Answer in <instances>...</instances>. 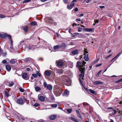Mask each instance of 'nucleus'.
<instances>
[{
  "label": "nucleus",
  "mask_w": 122,
  "mask_h": 122,
  "mask_svg": "<svg viewBox=\"0 0 122 122\" xmlns=\"http://www.w3.org/2000/svg\"><path fill=\"white\" fill-rule=\"evenodd\" d=\"M83 105L85 106L86 105H89V104H88L86 103H83Z\"/></svg>",
  "instance_id": "nucleus-50"
},
{
  "label": "nucleus",
  "mask_w": 122,
  "mask_h": 122,
  "mask_svg": "<svg viewBox=\"0 0 122 122\" xmlns=\"http://www.w3.org/2000/svg\"><path fill=\"white\" fill-rule=\"evenodd\" d=\"M86 63V62L84 61H83L82 63L79 61H78L77 63L76 66L79 68L80 70L81 71V73L79 76V80L80 83H82L80 78L82 76H84L85 66V64Z\"/></svg>",
  "instance_id": "nucleus-1"
},
{
  "label": "nucleus",
  "mask_w": 122,
  "mask_h": 122,
  "mask_svg": "<svg viewBox=\"0 0 122 122\" xmlns=\"http://www.w3.org/2000/svg\"><path fill=\"white\" fill-rule=\"evenodd\" d=\"M32 76L35 78H36L38 76L39 77L41 76V75L40 73H39L38 71H37L36 74H32Z\"/></svg>",
  "instance_id": "nucleus-6"
},
{
  "label": "nucleus",
  "mask_w": 122,
  "mask_h": 122,
  "mask_svg": "<svg viewBox=\"0 0 122 122\" xmlns=\"http://www.w3.org/2000/svg\"><path fill=\"white\" fill-rule=\"evenodd\" d=\"M56 118V116L54 115L51 116L50 118V119L52 120H54Z\"/></svg>",
  "instance_id": "nucleus-22"
},
{
  "label": "nucleus",
  "mask_w": 122,
  "mask_h": 122,
  "mask_svg": "<svg viewBox=\"0 0 122 122\" xmlns=\"http://www.w3.org/2000/svg\"><path fill=\"white\" fill-rule=\"evenodd\" d=\"M89 91L91 93L93 94H95V92L94 90L92 89H90L89 90Z\"/></svg>",
  "instance_id": "nucleus-26"
},
{
  "label": "nucleus",
  "mask_w": 122,
  "mask_h": 122,
  "mask_svg": "<svg viewBox=\"0 0 122 122\" xmlns=\"http://www.w3.org/2000/svg\"><path fill=\"white\" fill-rule=\"evenodd\" d=\"M79 34V33H73V34H75L76 35H78Z\"/></svg>",
  "instance_id": "nucleus-58"
},
{
  "label": "nucleus",
  "mask_w": 122,
  "mask_h": 122,
  "mask_svg": "<svg viewBox=\"0 0 122 122\" xmlns=\"http://www.w3.org/2000/svg\"><path fill=\"white\" fill-rule=\"evenodd\" d=\"M3 51L1 49H0V55H1L3 54Z\"/></svg>",
  "instance_id": "nucleus-43"
},
{
  "label": "nucleus",
  "mask_w": 122,
  "mask_h": 122,
  "mask_svg": "<svg viewBox=\"0 0 122 122\" xmlns=\"http://www.w3.org/2000/svg\"><path fill=\"white\" fill-rule=\"evenodd\" d=\"M76 20H77V21H80L81 20V19H79V18H78V19H76Z\"/></svg>",
  "instance_id": "nucleus-64"
},
{
  "label": "nucleus",
  "mask_w": 122,
  "mask_h": 122,
  "mask_svg": "<svg viewBox=\"0 0 122 122\" xmlns=\"http://www.w3.org/2000/svg\"><path fill=\"white\" fill-rule=\"evenodd\" d=\"M24 31L25 32H27L28 30V28L27 26H25L24 28Z\"/></svg>",
  "instance_id": "nucleus-25"
},
{
  "label": "nucleus",
  "mask_w": 122,
  "mask_h": 122,
  "mask_svg": "<svg viewBox=\"0 0 122 122\" xmlns=\"http://www.w3.org/2000/svg\"><path fill=\"white\" fill-rule=\"evenodd\" d=\"M108 109H109V110H113V108L112 107H110L108 108H107Z\"/></svg>",
  "instance_id": "nucleus-56"
},
{
  "label": "nucleus",
  "mask_w": 122,
  "mask_h": 122,
  "mask_svg": "<svg viewBox=\"0 0 122 122\" xmlns=\"http://www.w3.org/2000/svg\"><path fill=\"white\" fill-rule=\"evenodd\" d=\"M95 23H98L99 22V20H98L96 19L95 20Z\"/></svg>",
  "instance_id": "nucleus-49"
},
{
  "label": "nucleus",
  "mask_w": 122,
  "mask_h": 122,
  "mask_svg": "<svg viewBox=\"0 0 122 122\" xmlns=\"http://www.w3.org/2000/svg\"><path fill=\"white\" fill-rule=\"evenodd\" d=\"M22 77L23 79L26 80H27L28 79L27 74L26 72H24L23 73Z\"/></svg>",
  "instance_id": "nucleus-4"
},
{
  "label": "nucleus",
  "mask_w": 122,
  "mask_h": 122,
  "mask_svg": "<svg viewBox=\"0 0 122 122\" xmlns=\"http://www.w3.org/2000/svg\"><path fill=\"white\" fill-rule=\"evenodd\" d=\"M105 7L103 6H99V7L101 9L105 8Z\"/></svg>",
  "instance_id": "nucleus-51"
},
{
  "label": "nucleus",
  "mask_w": 122,
  "mask_h": 122,
  "mask_svg": "<svg viewBox=\"0 0 122 122\" xmlns=\"http://www.w3.org/2000/svg\"><path fill=\"white\" fill-rule=\"evenodd\" d=\"M10 40V42H11L10 44H11V45L12 46V45H13V41H12V39Z\"/></svg>",
  "instance_id": "nucleus-52"
},
{
  "label": "nucleus",
  "mask_w": 122,
  "mask_h": 122,
  "mask_svg": "<svg viewBox=\"0 0 122 122\" xmlns=\"http://www.w3.org/2000/svg\"><path fill=\"white\" fill-rule=\"evenodd\" d=\"M30 70V69L29 68H28L26 69V70L27 71H29Z\"/></svg>",
  "instance_id": "nucleus-61"
},
{
  "label": "nucleus",
  "mask_w": 122,
  "mask_h": 122,
  "mask_svg": "<svg viewBox=\"0 0 122 122\" xmlns=\"http://www.w3.org/2000/svg\"><path fill=\"white\" fill-rule=\"evenodd\" d=\"M101 71H102V70H101L99 71H98V72L97 73V77H98L99 76L100 74V72H101Z\"/></svg>",
  "instance_id": "nucleus-41"
},
{
  "label": "nucleus",
  "mask_w": 122,
  "mask_h": 122,
  "mask_svg": "<svg viewBox=\"0 0 122 122\" xmlns=\"http://www.w3.org/2000/svg\"><path fill=\"white\" fill-rule=\"evenodd\" d=\"M17 103L20 105H23L24 104V102L22 99L21 98H19L17 100Z\"/></svg>",
  "instance_id": "nucleus-5"
},
{
  "label": "nucleus",
  "mask_w": 122,
  "mask_h": 122,
  "mask_svg": "<svg viewBox=\"0 0 122 122\" xmlns=\"http://www.w3.org/2000/svg\"><path fill=\"white\" fill-rule=\"evenodd\" d=\"M84 55H86V53H88V52L87 49H86L85 48L84 49Z\"/></svg>",
  "instance_id": "nucleus-33"
},
{
  "label": "nucleus",
  "mask_w": 122,
  "mask_h": 122,
  "mask_svg": "<svg viewBox=\"0 0 122 122\" xmlns=\"http://www.w3.org/2000/svg\"><path fill=\"white\" fill-rule=\"evenodd\" d=\"M35 89L36 91L37 92H38V91L40 90L41 88L38 87V86H36L35 87Z\"/></svg>",
  "instance_id": "nucleus-24"
},
{
  "label": "nucleus",
  "mask_w": 122,
  "mask_h": 122,
  "mask_svg": "<svg viewBox=\"0 0 122 122\" xmlns=\"http://www.w3.org/2000/svg\"><path fill=\"white\" fill-rule=\"evenodd\" d=\"M5 17V16L3 15H0V18H4Z\"/></svg>",
  "instance_id": "nucleus-44"
},
{
  "label": "nucleus",
  "mask_w": 122,
  "mask_h": 122,
  "mask_svg": "<svg viewBox=\"0 0 122 122\" xmlns=\"http://www.w3.org/2000/svg\"><path fill=\"white\" fill-rule=\"evenodd\" d=\"M75 4L74 3L71 4L70 5H68L67 6V8L68 9L70 10L74 7Z\"/></svg>",
  "instance_id": "nucleus-7"
},
{
  "label": "nucleus",
  "mask_w": 122,
  "mask_h": 122,
  "mask_svg": "<svg viewBox=\"0 0 122 122\" xmlns=\"http://www.w3.org/2000/svg\"><path fill=\"white\" fill-rule=\"evenodd\" d=\"M88 54H87L85 55V56L84 57V59L85 61H89V58H88Z\"/></svg>",
  "instance_id": "nucleus-16"
},
{
  "label": "nucleus",
  "mask_w": 122,
  "mask_h": 122,
  "mask_svg": "<svg viewBox=\"0 0 122 122\" xmlns=\"http://www.w3.org/2000/svg\"><path fill=\"white\" fill-rule=\"evenodd\" d=\"M77 114L78 117L81 118V119H82V117L80 113H77Z\"/></svg>",
  "instance_id": "nucleus-40"
},
{
  "label": "nucleus",
  "mask_w": 122,
  "mask_h": 122,
  "mask_svg": "<svg viewBox=\"0 0 122 122\" xmlns=\"http://www.w3.org/2000/svg\"><path fill=\"white\" fill-rule=\"evenodd\" d=\"M91 1V0H87L86 1V2L87 3H89Z\"/></svg>",
  "instance_id": "nucleus-54"
},
{
  "label": "nucleus",
  "mask_w": 122,
  "mask_h": 122,
  "mask_svg": "<svg viewBox=\"0 0 122 122\" xmlns=\"http://www.w3.org/2000/svg\"><path fill=\"white\" fill-rule=\"evenodd\" d=\"M6 54V53H4L3 54V56H5Z\"/></svg>",
  "instance_id": "nucleus-59"
},
{
  "label": "nucleus",
  "mask_w": 122,
  "mask_h": 122,
  "mask_svg": "<svg viewBox=\"0 0 122 122\" xmlns=\"http://www.w3.org/2000/svg\"><path fill=\"white\" fill-rule=\"evenodd\" d=\"M69 94V92L67 91L66 90L64 92L63 94V96H68Z\"/></svg>",
  "instance_id": "nucleus-10"
},
{
  "label": "nucleus",
  "mask_w": 122,
  "mask_h": 122,
  "mask_svg": "<svg viewBox=\"0 0 122 122\" xmlns=\"http://www.w3.org/2000/svg\"><path fill=\"white\" fill-rule=\"evenodd\" d=\"M78 53V51L77 50H73L71 52V55L73 56L77 54Z\"/></svg>",
  "instance_id": "nucleus-8"
},
{
  "label": "nucleus",
  "mask_w": 122,
  "mask_h": 122,
  "mask_svg": "<svg viewBox=\"0 0 122 122\" xmlns=\"http://www.w3.org/2000/svg\"><path fill=\"white\" fill-rule=\"evenodd\" d=\"M19 90L21 92H24L25 91L24 89L21 88H19Z\"/></svg>",
  "instance_id": "nucleus-36"
},
{
  "label": "nucleus",
  "mask_w": 122,
  "mask_h": 122,
  "mask_svg": "<svg viewBox=\"0 0 122 122\" xmlns=\"http://www.w3.org/2000/svg\"><path fill=\"white\" fill-rule=\"evenodd\" d=\"M85 30L87 32H93L94 31V29L93 28H85Z\"/></svg>",
  "instance_id": "nucleus-9"
},
{
  "label": "nucleus",
  "mask_w": 122,
  "mask_h": 122,
  "mask_svg": "<svg viewBox=\"0 0 122 122\" xmlns=\"http://www.w3.org/2000/svg\"><path fill=\"white\" fill-rule=\"evenodd\" d=\"M25 60L27 61H29V60H30L31 59L30 58H27L25 59Z\"/></svg>",
  "instance_id": "nucleus-47"
},
{
  "label": "nucleus",
  "mask_w": 122,
  "mask_h": 122,
  "mask_svg": "<svg viewBox=\"0 0 122 122\" xmlns=\"http://www.w3.org/2000/svg\"><path fill=\"white\" fill-rule=\"evenodd\" d=\"M83 15H84V14H81L79 16H83Z\"/></svg>",
  "instance_id": "nucleus-63"
},
{
  "label": "nucleus",
  "mask_w": 122,
  "mask_h": 122,
  "mask_svg": "<svg viewBox=\"0 0 122 122\" xmlns=\"http://www.w3.org/2000/svg\"><path fill=\"white\" fill-rule=\"evenodd\" d=\"M76 113L77 114V113H80L79 111L78 110H76Z\"/></svg>",
  "instance_id": "nucleus-60"
},
{
  "label": "nucleus",
  "mask_w": 122,
  "mask_h": 122,
  "mask_svg": "<svg viewBox=\"0 0 122 122\" xmlns=\"http://www.w3.org/2000/svg\"><path fill=\"white\" fill-rule=\"evenodd\" d=\"M40 105V104L38 103H36L34 104V106L36 107H37L39 106Z\"/></svg>",
  "instance_id": "nucleus-42"
},
{
  "label": "nucleus",
  "mask_w": 122,
  "mask_h": 122,
  "mask_svg": "<svg viewBox=\"0 0 122 122\" xmlns=\"http://www.w3.org/2000/svg\"><path fill=\"white\" fill-rule=\"evenodd\" d=\"M43 84L45 88H46L47 89L49 90L52 89V87L51 85H47V83L45 81L44 83Z\"/></svg>",
  "instance_id": "nucleus-3"
},
{
  "label": "nucleus",
  "mask_w": 122,
  "mask_h": 122,
  "mask_svg": "<svg viewBox=\"0 0 122 122\" xmlns=\"http://www.w3.org/2000/svg\"><path fill=\"white\" fill-rule=\"evenodd\" d=\"M102 65V64H99L97 65H96V67H99L101 66Z\"/></svg>",
  "instance_id": "nucleus-53"
},
{
  "label": "nucleus",
  "mask_w": 122,
  "mask_h": 122,
  "mask_svg": "<svg viewBox=\"0 0 122 122\" xmlns=\"http://www.w3.org/2000/svg\"><path fill=\"white\" fill-rule=\"evenodd\" d=\"M117 113V111L115 110H114L112 112V114L113 115Z\"/></svg>",
  "instance_id": "nucleus-39"
},
{
  "label": "nucleus",
  "mask_w": 122,
  "mask_h": 122,
  "mask_svg": "<svg viewBox=\"0 0 122 122\" xmlns=\"http://www.w3.org/2000/svg\"><path fill=\"white\" fill-rule=\"evenodd\" d=\"M54 93L57 96H59L61 94L62 91L61 87H57L54 89Z\"/></svg>",
  "instance_id": "nucleus-2"
},
{
  "label": "nucleus",
  "mask_w": 122,
  "mask_h": 122,
  "mask_svg": "<svg viewBox=\"0 0 122 122\" xmlns=\"http://www.w3.org/2000/svg\"><path fill=\"white\" fill-rule=\"evenodd\" d=\"M64 63L62 62L61 61H59L57 63V65L59 66H62L63 65Z\"/></svg>",
  "instance_id": "nucleus-18"
},
{
  "label": "nucleus",
  "mask_w": 122,
  "mask_h": 122,
  "mask_svg": "<svg viewBox=\"0 0 122 122\" xmlns=\"http://www.w3.org/2000/svg\"><path fill=\"white\" fill-rule=\"evenodd\" d=\"M45 97L42 96H40L39 97V99L42 102H44L45 100Z\"/></svg>",
  "instance_id": "nucleus-11"
},
{
  "label": "nucleus",
  "mask_w": 122,
  "mask_h": 122,
  "mask_svg": "<svg viewBox=\"0 0 122 122\" xmlns=\"http://www.w3.org/2000/svg\"><path fill=\"white\" fill-rule=\"evenodd\" d=\"M46 1H47L46 0H41V2H45Z\"/></svg>",
  "instance_id": "nucleus-62"
},
{
  "label": "nucleus",
  "mask_w": 122,
  "mask_h": 122,
  "mask_svg": "<svg viewBox=\"0 0 122 122\" xmlns=\"http://www.w3.org/2000/svg\"><path fill=\"white\" fill-rule=\"evenodd\" d=\"M6 34H1V38H5L6 37Z\"/></svg>",
  "instance_id": "nucleus-23"
},
{
  "label": "nucleus",
  "mask_w": 122,
  "mask_h": 122,
  "mask_svg": "<svg viewBox=\"0 0 122 122\" xmlns=\"http://www.w3.org/2000/svg\"><path fill=\"white\" fill-rule=\"evenodd\" d=\"M78 9L77 7H76L74 10V11L75 12H76L78 11Z\"/></svg>",
  "instance_id": "nucleus-48"
},
{
  "label": "nucleus",
  "mask_w": 122,
  "mask_h": 122,
  "mask_svg": "<svg viewBox=\"0 0 122 122\" xmlns=\"http://www.w3.org/2000/svg\"><path fill=\"white\" fill-rule=\"evenodd\" d=\"M61 46H60V45H57L54 46L53 47V49L55 50L59 49L61 48Z\"/></svg>",
  "instance_id": "nucleus-13"
},
{
  "label": "nucleus",
  "mask_w": 122,
  "mask_h": 122,
  "mask_svg": "<svg viewBox=\"0 0 122 122\" xmlns=\"http://www.w3.org/2000/svg\"><path fill=\"white\" fill-rule=\"evenodd\" d=\"M14 84V83L13 82H11V83H10L9 85V86L10 87H11L13 86Z\"/></svg>",
  "instance_id": "nucleus-34"
},
{
  "label": "nucleus",
  "mask_w": 122,
  "mask_h": 122,
  "mask_svg": "<svg viewBox=\"0 0 122 122\" xmlns=\"http://www.w3.org/2000/svg\"><path fill=\"white\" fill-rule=\"evenodd\" d=\"M31 0H25L23 2V3H27L30 2L31 1Z\"/></svg>",
  "instance_id": "nucleus-30"
},
{
  "label": "nucleus",
  "mask_w": 122,
  "mask_h": 122,
  "mask_svg": "<svg viewBox=\"0 0 122 122\" xmlns=\"http://www.w3.org/2000/svg\"><path fill=\"white\" fill-rule=\"evenodd\" d=\"M16 61V60L15 59H12L10 61V62L12 64H14Z\"/></svg>",
  "instance_id": "nucleus-19"
},
{
  "label": "nucleus",
  "mask_w": 122,
  "mask_h": 122,
  "mask_svg": "<svg viewBox=\"0 0 122 122\" xmlns=\"http://www.w3.org/2000/svg\"><path fill=\"white\" fill-rule=\"evenodd\" d=\"M122 81V78L121 79H120L119 80L117 81H116V82L117 83H118L120 82H121Z\"/></svg>",
  "instance_id": "nucleus-45"
},
{
  "label": "nucleus",
  "mask_w": 122,
  "mask_h": 122,
  "mask_svg": "<svg viewBox=\"0 0 122 122\" xmlns=\"http://www.w3.org/2000/svg\"><path fill=\"white\" fill-rule=\"evenodd\" d=\"M61 46V48L64 49L66 48L67 46L66 44L65 43H63L60 45Z\"/></svg>",
  "instance_id": "nucleus-12"
},
{
  "label": "nucleus",
  "mask_w": 122,
  "mask_h": 122,
  "mask_svg": "<svg viewBox=\"0 0 122 122\" xmlns=\"http://www.w3.org/2000/svg\"><path fill=\"white\" fill-rule=\"evenodd\" d=\"M70 119L71 120H72V121H74L76 122H78L76 119L72 117H70Z\"/></svg>",
  "instance_id": "nucleus-28"
},
{
  "label": "nucleus",
  "mask_w": 122,
  "mask_h": 122,
  "mask_svg": "<svg viewBox=\"0 0 122 122\" xmlns=\"http://www.w3.org/2000/svg\"><path fill=\"white\" fill-rule=\"evenodd\" d=\"M78 31L79 32L81 31H82V30L83 29V28L80 27H78Z\"/></svg>",
  "instance_id": "nucleus-35"
},
{
  "label": "nucleus",
  "mask_w": 122,
  "mask_h": 122,
  "mask_svg": "<svg viewBox=\"0 0 122 122\" xmlns=\"http://www.w3.org/2000/svg\"><path fill=\"white\" fill-rule=\"evenodd\" d=\"M81 85H82L83 87V88H84L85 90L86 91H87L88 90V89L87 88H86L85 86H84V85H83V84L82 83H81Z\"/></svg>",
  "instance_id": "nucleus-32"
},
{
  "label": "nucleus",
  "mask_w": 122,
  "mask_h": 122,
  "mask_svg": "<svg viewBox=\"0 0 122 122\" xmlns=\"http://www.w3.org/2000/svg\"><path fill=\"white\" fill-rule=\"evenodd\" d=\"M6 70L8 71H9L11 69V67L9 65H7L5 66Z\"/></svg>",
  "instance_id": "nucleus-15"
},
{
  "label": "nucleus",
  "mask_w": 122,
  "mask_h": 122,
  "mask_svg": "<svg viewBox=\"0 0 122 122\" xmlns=\"http://www.w3.org/2000/svg\"><path fill=\"white\" fill-rule=\"evenodd\" d=\"M29 49L30 50V49H33L34 48H32V46H30L28 47Z\"/></svg>",
  "instance_id": "nucleus-55"
},
{
  "label": "nucleus",
  "mask_w": 122,
  "mask_h": 122,
  "mask_svg": "<svg viewBox=\"0 0 122 122\" xmlns=\"http://www.w3.org/2000/svg\"><path fill=\"white\" fill-rule=\"evenodd\" d=\"M77 0H73L71 2V3L74 2H76Z\"/></svg>",
  "instance_id": "nucleus-57"
},
{
  "label": "nucleus",
  "mask_w": 122,
  "mask_h": 122,
  "mask_svg": "<svg viewBox=\"0 0 122 122\" xmlns=\"http://www.w3.org/2000/svg\"><path fill=\"white\" fill-rule=\"evenodd\" d=\"M6 37H8V39L10 40L11 39V38L10 35H9L6 34Z\"/></svg>",
  "instance_id": "nucleus-31"
},
{
  "label": "nucleus",
  "mask_w": 122,
  "mask_h": 122,
  "mask_svg": "<svg viewBox=\"0 0 122 122\" xmlns=\"http://www.w3.org/2000/svg\"><path fill=\"white\" fill-rule=\"evenodd\" d=\"M45 73L46 75L47 76H49L51 74V72L48 71H45Z\"/></svg>",
  "instance_id": "nucleus-17"
},
{
  "label": "nucleus",
  "mask_w": 122,
  "mask_h": 122,
  "mask_svg": "<svg viewBox=\"0 0 122 122\" xmlns=\"http://www.w3.org/2000/svg\"><path fill=\"white\" fill-rule=\"evenodd\" d=\"M57 106V105L56 104H52L51 105V107L54 108L56 107Z\"/></svg>",
  "instance_id": "nucleus-27"
},
{
  "label": "nucleus",
  "mask_w": 122,
  "mask_h": 122,
  "mask_svg": "<svg viewBox=\"0 0 122 122\" xmlns=\"http://www.w3.org/2000/svg\"><path fill=\"white\" fill-rule=\"evenodd\" d=\"M2 62L3 64H6L7 63L6 61L5 60H3L2 61Z\"/></svg>",
  "instance_id": "nucleus-46"
},
{
  "label": "nucleus",
  "mask_w": 122,
  "mask_h": 122,
  "mask_svg": "<svg viewBox=\"0 0 122 122\" xmlns=\"http://www.w3.org/2000/svg\"><path fill=\"white\" fill-rule=\"evenodd\" d=\"M30 24L32 26L36 25H37V23L36 21H34L30 23Z\"/></svg>",
  "instance_id": "nucleus-20"
},
{
  "label": "nucleus",
  "mask_w": 122,
  "mask_h": 122,
  "mask_svg": "<svg viewBox=\"0 0 122 122\" xmlns=\"http://www.w3.org/2000/svg\"><path fill=\"white\" fill-rule=\"evenodd\" d=\"M57 71L59 73H63V71L60 69L58 70Z\"/></svg>",
  "instance_id": "nucleus-37"
},
{
  "label": "nucleus",
  "mask_w": 122,
  "mask_h": 122,
  "mask_svg": "<svg viewBox=\"0 0 122 122\" xmlns=\"http://www.w3.org/2000/svg\"><path fill=\"white\" fill-rule=\"evenodd\" d=\"M4 94L5 97H7L9 96V93L6 91H5Z\"/></svg>",
  "instance_id": "nucleus-21"
},
{
  "label": "nucleus",
  "mask_w": 122,
  "mask_h": 122,
  "mask_svg": "<svg viewBox=\"0 0 122 122\" xmlns=\"http://www.w3.org/2000/svg\"><path fill=\"white\" fill-rule=\"evenodd\" d=\"M63 2L65 4H67L68 3V0H63Z\"/></svg>",
  "instance_id": "nucleus-38"
},
{
  "label": "nucleus",
  "mask_w": 122,
  "mask_h": 122,
  "mask_svg": "<svg viewBox=\"0 0 122 122\" xmlns=\"http://www.w3.org/2000/svg\"><path fill=\"white\" fill-rule=\"evenodd\" d=\"M93 84L94 85H99L102 84V83L100 81H94L93 82Z\"/></svg>",
  "instance_id": "nucleus-14"
},
{
  "label": "nucleus",
  "mask_w": 122,
  "mask_h": 122,
  "mask_svg": "<svg viewBox=\"0 0 122 122\" xmlns=\"http://www.w3.org/2000/svg\"><path fill=\"white\" fill-rule=\"evenodd\" d=\"M67 111L69 113H70L71 112L72 110V109H67Z\"/></svg>",
  "instance_id": "nucleus-29"
}]
</instances>
